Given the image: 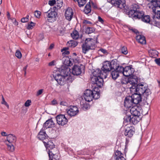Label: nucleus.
I'll list each match as a JSON object with an SVG mask.
<instances>
[{
	"instance_id": "nucleus-1",
	"label": "nucleus",
	"mask_w": 160,
	"mask_h": 160,
	"mask_svg": "<svg viewBox=\"0 0 160 160\" xmlns=\"http://www.w3.org/2000/svg\"><path fill=\"white\" fill-rule=\"evenodd\" d=\"M130 78L128 80L127 83L131 85L129 87L131 92L133 93L131 96L134 104H137L141 101V95L143 96L146 98L151 93L150 89L146 85L142 84L137 85L136 80Z\"/></svg>"
},
{
	"instance_id": "nucleus-2",
	"label": "nucleus",
	"mask_w": 160,
	"mask_h": 160,
	"mask_svg": "<svg viewBox=\"0 0 160 160\" xmlns=\"http://www.w3.org/2000/svg\"><path fill=\"white\" fill-rule=\"evenodd\" d=\"M110 65V62L105 61L102 68V71L99 69H97L92 73L91 80L93 84H96L99 87H102L103 84V78L107 77V73L111 70Z\"/></svg>"
},
{
	"instance_id": "nucleus-3",
	"label": "nucleus",
	"mask_w": 160,
	"mask_h": 160,
	"mask_svg": "<svg viewBox=\"0 0 160 160\" xmlns=\"http://www.w3.org/2000/svg\"><path fill=\"white\" fill-rule=\"evenodd\" d=\"M53 77L60 85H64L66 82H72V79L71 76L70 69L68 67H61L59 72L53 74Z\"/></svg>"
},
{
	"instance_id": "nucleus-4",
	"label": "nucleus",
	"mask_w": 160,
	"mask_h": 160,
	"mask_svg": "<svg viewBox=\"0 0 160 160\" xmlns=\"http://www.w3.org/2000/svg\"><path fill=\"white\" fill-rule=\"evenodd\" d=\"M130 17L134 19L141 18L142 20L147 23H150V17L149 15H144V12L140 9L138 5L134 4L132 5L131 9L128 12Z\"/></svg>"
},
{
	"instance_id": "nucleus-5",
	"label": "nucleus",
	"mask_w": 160,
	"mask_h": 160,
	"mask_svg": "<svg viewBox=\"0 0 160 160\" xmlns=\"http://www.w3.org/2000/svg\"><path fill=\"white\" fill-rule=\"evenodd\" d=\"M96 43L95 40L93 39H86L85 43L82 45V52L85 54L89 50L94 49Z\"/></svg>"
},
{
	"instance_id": "nucleus-6",
	"label": "nucleus",
	"mask_w": 160,
	"mask_h": 160,
	"mask_svg": "<svg viewBox=\"0 0 160 160\" xmlns=\"http://www.w3.org/2000/svg\"><path fill=\"white\" fill-rule=\"evenodd\" d=\"M150 2L148 4V7L152 11L155 12L157 11L158 12L155 15L158 17H160V1L158 0H148Z\"/></svg>"
},
{
	"instance_id": "nucleus-7",
	"label": "nucleus",
	"mask_w": 160,
	"mask_h": 160,
	"mask_svg": "<svg viewBox=\"0 0 160 160\" xmlns=\"http://www.w3.org/2000/svg\"><path fill=\"white\" fill-rule=\"evenodd\" d=\"M56 10L53 8V9L51 8L47 12L44 13V15H46L49 22H52L56 21L57 15V13Z\"/></svg>"
},
{
	"instance_id": "nucleus-8",
	"label": "nucleus",
	"mask_w": 160,
	"mask_h": 160,
	"mask_svg": "<svg viewBox=\"0 0 160 160\" xmlns=\"http://www.w3.org/2000/svg\"><path fill=\"white\" fill-rule=\"evenodd\" d=\"M141 116L126 115L124 118V122H131L136 124L140 120Z\"/></svg>"
},
{
	"instance_id": "nucleus-9",
	"label": "nucleus",
	"mask_w": 160,
	"mask_h": 160,
	"mask_svg": "<svg viewBox=\"0 0 160 160\" xmlns=\"http://www.w3.org/2000/svg\"><path fill=\"white\" fill-rule=\"evenodd\" d=\"M84 68V66L81 64L74 65L72 68V73L74 75H79L81 74L82 70Z\"/></svg>"
},
{
	"instance_id": "nucleus-10",
	"label": "nucleus",
	"mask_w": 160,
	"mask_h": 160,
	"mask_svg": "<svg viewBox=\"0 0 160 160\" xmlns=\"http://www.w3.org/2000/svg\"><path fill=\"white\" fill-rule=\"evenodd\" d=\"M57 123L59 125L63 126L66 124L68 122V120L65 115L60 114L57 115L56 117Z\"/></svg>"
},
{
	"instance_id": "nucleus-11",
	"label": "nucleus",
	"mask_w": 160,
	"mask_h": 160,
	"mask_svg": "<svg viewBox=\"0 0 160 160\" xmlns=\"http://www.w3.org/2000/svg\"><path fill=\"white\" fill-rule=\"evenodd\" d=\"M79 112L78 107L75 106H70L68 109H67V113L68 115L73 117L77 115Z\"/></svg>"
},
{
	"instance_id": "nucleus-12",
	"label": "nucleus",
	"mask_w": 160,
	"mask_h": 160,
	"mask_svg": "<svg viewBox=\"0 0 160 160\" xmlns=\"http://www.w3.org/2000/svg\"><path fill=\"white\" fill-rule=\"evenodd\" d=\"M109 2L114 6L120 8H122L125 6V0H111Z\"/></svg>"
},
{
	"instance_id": "nucleus-13",
	"label": "nucleus",
	"mask_w": 160,
	"mask_h": 160,
	"mask_svg": "<svg viewBox=\"0 0 160 160\" xmlns=\"http://www.w3.org/2000/svg\"><path fill=\"white\" fill-rule=\"evenodd\" d=\"M93 92L90 90L87 89L84 92V100L88 102H90L92 100L93 98Z\"/></svg>"
},
{
	"instance_id": "nucleus-14",
	"label": "nucleus",
	"mask_w": 160,
	"mask_h": 160,
	"mask_svg": "<svg viewBox=\"0 0 160 160\" xmlns=\"http://www.w3.org/2000/svg\"><path fill=\"white\" fill-rule=\"evenodd\" d=\"M130 112L131 114V116H142V110L137 106H134L131 108L130 110Z\"/></svg>"
},
{
	"instance_id": "nucleus-15",
	"label": "nucleus",
	"mask_w": 160,
	"mask_h": 160,
	"mask_svg": "<svg viewBox=\"0 0 160 160\" xmlns=\"http://www.w3.org/2000/svg\"><path fill=\"white\" fill-rule=\"evenodd\" d=\"M134 72V69L130 66H128L124 68L123 74L124 76L128 77L132 74Z\"/></svg>"
},
{
	"instance_id": "nucleus-16",
	"label": "nucleus",
	"mask_w": 160,
	"mask_h": 160,
	"mask_svg": "<svg viewBox=\"0 0 160 160\" xmlns=\"http://www.w3.org/2000/svg\"><path fill=\"white\" fill-rule=\"evenodd\" d=\"M73 15V10L70 8H68L66 9L65 13V16L66 19L70 21L72 19Z\"/></svg>"
},
{
	"instance_id": "nucleus-17",
	"label": "nucleus",
	"mask_w": 160,
	"mask_h": 160,
	"mask_svg": "<svg viewBox=\"0 0 160 160\" xmlns=\"http://www.w3.org/2000/svg\"><path fill=\"white\" fill-rule=\"evenodd\" d=\"M134 104L132 97L129 96L126 97L124 100V106L127 108H130Z\"/></svg>"
},
{
	"instance_id": "nucleus-18",
	"label": "nucleus",
	"mask_w": 160,
	"mask_h": 160,
	"mask_svg": "<svg viewBox=\"0 0 160 160\" xmlns=\"http://www.w3.org/2000/svg\"><path fill=\"white\" fill-rule=\"evenodd\" d=\"M153 12L154 13V15L153 19L150 20V22L149 23L155 26L158 27L160 24L159 18H160V17H158L155 15V14L158 12L157 11H156L155 12Z\"/></svg>"
},
{
	"instance_id": "nucleus-19",
	"label": "nucleus",
	"mask_w": 160,
	"mask_h": 160,
	"mask_svg": "<svg viewBox=\"0 0 160 160\" xmlns=\"http://www.w3.org/2000/svg\"><path fill=\"white\" fill-rule=\"evenodd\" d=\"M54 123L52 119H50L47 120L43 124L42 129L44 130L49 128H52L54 127Z\"/></svg>"
},
{
	"instance_id": "nucleus-20",
	"label": "nucleus",
	"mask_w": 160,
	"mask_h": 160,
	"mask_svg": "<svg viewBox=\"0 0 160 160\" xmlns=\"http://www.w3.org/2000/svg\"><path fill=\"white\" fill-rule=\"evenodd\" d=\"M43 143L44 145L47 148L49 151H51L50 150L53 149L55 148V146L52 142L51 141H48L46 140V141H43Z\"/></svg>"
},
{
	"instance_id": "nucleus-21",
	"label": "nucleus",
	"mask_w": 160,
	"mask_h": 160,
	"mask_svg": "<svg viewBox=\"0 0 160 160\" xmlns=\"http://www.w3.org/2000/svg\"><path fill=\"white\" fill-rule=\"evenodd\" d=\"M43 143L44 145L47 148L49 151H51L50 150L53 149L55 148V146L52 142L51 141H48L46 140V141H43Z\"/></svg>"
},
{
	"instance_id": "nucleus-22",
	"label": "nucleus",
	"mask_w": 160,
	"mask_h": 160,
	"mask_svg": "<svg viewBox=\"0 0 160 160\" xmlns=\"http://www.w3.org/2000/svg\"><path fill=\"white\" fill-rule=\"evenodd\" d=\"M44 130L42 128L37 136L38 138L39 139L42 140L43 142V141H46L47 134L44 131Z\"/></svg>"
},
{
	"instance_id": "nucleus-23",
	"label": "nucleus",
	"mask_w": 160,
	"mask_h": 160,
	"mask_svg": "<svg viewBox=\"0 0 160 160\" xmlns=\"http://www.w3.org/2000/svg\"><path fill=\"white\" fill-rule=\"evenodd\" d=\"M136 40L138 42L142 44H145L146 41L145 37L142 35H138L136 37Z\"/></svg>"
},
{
	"instance_id": "nucleus-24",
	"label": "nucleus",
	"mask_w": 160,
	"mask_h": 160,
	"mask_svg": "<svg viewBox=\"0 0 160 160\" xmlns=\"http://www.w3.org/2000/svg\"><path fill=\"white\" fill-rule=\"evenodd\" d=\"M134 133V131L133 130L129 128H127L125 131L124 135L128 137H131Z\"/></svg>"
},
{
	"instance_id": "nucleus-25",
	"label": "nucleus",
	"mask_w": 160,
	"mask_h": 160,
	"mask_svg": "<svg viewBox=\"0 0 160 160\" xmlns=\"http://www.w3.org/2000/svg\"><path fill=\"white\" fill-rule=\"evenodd\" d=\"M7 140L10 143H14L16 141V138L15 136L12 134L8 135L7 138Z\"/></svg>"
},
{
	"instance_id": "nucleus-26",
	"label": "nucleus",
	"mask_w": 160,
	"mask_h": 160,
	"mask_svg": "<svg viewBox=\"0 0 160 160\" xmlns=\"http://www.w3.org/2000/svg\"><path fill=\"white\" fill-rule=\"evenodd\" d=\"M63 2L62 0H57L56 1L55 6L53 8L54 10L60 9L62 6Z\"/></svg>"
},
{
	"instance_id": "nucleus-27",
	"label": "nucleus",
	"mask_w": 160,
	"mask_h": 160,
	"mask_svg": "<svg viewBox=\"0 0 160 160\" xmlns=\"http://www.w3.org/2000/svg\"><path fill=\"white\" fill-rule=\"evenodd\" d=\"M85 100L82 99L80 102L81 108L83 109H87L89 107L88 104L86 102Z\"/></svg>"
},
{
	"instance_id": "nucleus-28",
	"label": "nucleus",
	"mask_w": 160,
	"mask_h": 160,
	"mask_svg": "<svg viewBox=\"0 0 160 160\" xmlns=\"http://www.w3.org/2000/svg\"><path fill=\"white\" fill-rule=\"evenodd\" d=\"M149 53L150 56L153 58H156L158 56V53L155 50H151L149 51Z\"/></svg>"
},
{
	"instance_id": "nucleus-29",
	"label": "nucleus",
	"mask_w": 160,
	"mask_h": 160,
	"mask_svg": "<svg viewBox=\"0 0 160 160\" xmlns=\"http://www.w3.org/2000/svg\"><path fill=\"white\" fill-rule=\"evenodd\" d=\"M111 70L112 69H116L118 65L117 63V61L116 59L113 60L110 62Z\"/></svg>"
},
{
	"instance_id": "nucleus-30",
	"label": "nucleus",
	"mask_w": 160,
	"mask_h": 160,
	"mask_svg": "<svg viewBox=\"0 0 160 160\" xmlns=\"http://www.w3.org/2000/svg\"><path fill=\"white\" fill-rule=\"evenodd\" d=\"M111 76L112 79H116L119 76V74L115 69L112 71L111 73Z\"/></svg>"
},
{
	"instance_id": "nucleus-31",
	"label": "nucleus",
	"mask_w": 160,
	"mask_h": 160,
	"mask_svg": "<svg viewBox=\"0 0 160 160\" xmlns=\"http://www.w3.org/2000/svg\"><path fill=\"white\" fill-rule=\"evenodd\" d=\"M91 7L90 2H89L86 5L84 9V12L85 13L88 14L91 12Z\"/></svg>"
},
{
	"instance_id": "nucleus-32",
	"label": "nucleus",
	"mask_w": 160,
	"mask_h": 160,
	"mask_svg": "<svg viewBox=\"0 0 160 160\" xmlns=\"http://www.w3.org/2000/svg\"><path fill=\"white\" fill-rule=\"evenodd\" d=\"M71 35L72 37L74 39H77L79 37V35L78 32L74 30L72 33H71Z\"/></svg>"
},
{
	"instance_id": "nucleus-33",
	"label": "nucleus",
	"mask_w": 160,
	"mask_h": 160,
	"mask_svg": "<svg viewBox=\"0 0 160 160\" xmlns=\"http://www.w3.org/2000/svg\"><path fill=\"white\" fill-rule=\"evenodd\" d=\"M48 155L49 156V160H56L55 156V155L52 153V151H49L48 153Z\"/></svg>"
},
{
	"instance_id": "nucleus-34",
	"label": "nucleus",
	"mask_w": 160,
	"mask_h": 160,
	"mask_svg": "<svg viewBox=\"0 0 160 160\" xmlns=\"http://www.w3.org/2000/svg\"><path fill=\"white\" fill-rule=\"evenodd\" d=\"M115 154L116 156V158H121V157H123L122 156V154L121 153V152L117 150L115 152Z\"/></svg>"
},
{
	"instance_id": "nucleus-35",
	"label": "nucleus",
	"mask_w": 160,
	"mask_h": 160,
	"mask_svg": "<svg viewBox=\"0 0 160 160\" xmlns=\"http://www.w3.org/2000/svg\"><path fill=\"white\" fill-rule=\"evenodd\" d=\"M115 70L119 72V73H121L123 74V72L124 70V68L122 66L118 65Z\"/></svg>"
},
{
	"instance_id": "nucleus-36",
	"label": "nucleus",
	"mask_w": 160,
	"mask_h": 160,
	"mask_svg": "<svg viewBox=\"0 0 160 160\" xmlns=\"http://www.w3.org/2000/svg\"><path fill=\"white\" fill-rule=\"evenodd\" d=\"M68 45L71 47H75L78 45V43L74 41H71L68 42Z\"/></svg>"
},
{
	"instance_id": "nucleus-37",
	"label": "nucleus",
	"mask_w": 160,
	"mask_h": 160,
	"mask_svg": "<svg viewBox=\"0 0 160 160\" xmlns=\"http://www.w3.org/2000/svg\"><path fill=\"white\" fill-rule=\"evenodd\" d=\"M95 31V29L93 28L87 27L86 29V33L89 34Z\"/></svg>"
},
{
	"instance_id": "nucleus-38",
	"label": "nucleus",
	"mask_w": 160,
	"mask_h": 160,
	"mask_svg": "<svg viewBox=\"0 0 160 160\" xmlns=\"http://www.w3.org/2000/svg\"><path fill=\"white\" fill-rule=\"evenodd\" d=\"M77 1L79 7L83 6L86 2V0H77Z\"/></svg>"
},
{
	"instance_id": "nucleus-39",
	"label": "nucleus",
	"mask_w": 160,
	"mask_h": 160,
	"mask_svg": "<svg viewBox=\"0 0 160 160\" xmlns=\"http://www.w3.org/2000/svg\"><path fill=\"white\" fill-rule=\"evenodd\" d=\"M8 149V150L12 152L14 150V146L12 144H7Z\"/></svg>"
},
{
	"instance_id": "nucleus-40",
	"label": "nucleus",
	"mask_w": 160,
	"mask_h": 160,
	"mask_svg": "<svg viewBox=\"0 0 160 160\" xmlns=\"http://www.w3.org/2000/svg\"><path fill=\"white\" fill-rule=\"evenodd\" d=\"M93 98L95 99H98L100 97V94L97 91L95 93L93 92Z\"/></svg>"
},
{
	"instance_id": "nucleus-41",
	"label": "nucleus",
	"mask_w": 160,
	"mask_h": 160,
	"mask_svg": "<svg viewBox=\"0 0 160 160\" xmlns=\"http://www.w3.org/2000/svg\"><path fill=\"white\" fill-rule=\"evenodd\" d=\"M35 26V23L31 22L30 23L28 24L27 28L28 29H32Z\"/></svg>"
},
{
	"instance_id": "nucleus-42",
	"label": "nucleus",
	"mask_w": 160,
	"mask_h": 160,
	"mask_svg": "<svg viewBox=\"0 0 160 160\" xmlns=\"http://www.w3.org/2000/svg\"><path fill=\"white\" fill-rule=\"evenodd\" d=\"M121 50L122 52L124 54H126L128 53V51L127 50V48L125 46H123L122 47L121 49Z\"/></svg>"
},
{
	"instance_id": "nucleus-43",
	"label": "nucleus",
	"mask_w": 160,
	"mask_h": 160,
	"mask_svg": "<svg viewBox=\"0 0 160 160\" xmlns=\"http://www.w3.org/2000/svg\"><path fill=\"white\" fill-rule=\"evenodd\" d=\"M2 101L1 102V103L2 104L5 105L8 108H9V106L7 102H6L5 101V100L3 96H2Z\"/></svg>"
},
{
	"instance_id": "nucleus-44",
	"label": "nucleus",
	"mask_w": 160,
	"mask_h": 160,
	"mask_svg": "<svg viewBox=\"0 0 160 160\" xmlns=\"http://www.w3.org/2000/svg\"><path fill=\"white\" fill-rule=\"evenodd\" d=\"M68 48H63L61 50L62 52H63V53L65 54L68 55L69 53V52L67 50Z\"/></svg>"
},
{
	"instance_id": "nucleus-45",
	"label": "nucleus",
	"mask_w": 160,
	"mask_h": 160,
	"mask_svg": "<svg viewBox=\"0 0 160 160\" xmlns=\"http://www.w3.org/2000/svg\"><path fill=\"white\" fill-rule=\"evenodd\" d=\"M16 56L18 58H21L22 57V54L21 52L19 51H17L15 53Z\"/></svg>"
},
{
	"instance_id": "nucleus-46",
	"label": "nucleus",
	"mask_w": 160,
	"mask_h": 160,
	"mask_svg": "<svg viewBox=\"0 0 160 160\" xmlns=\"http://www.w3.org/2000/svg\"><path fill=\"white\" fill-rule=\"evenodd\" d=\"M69 58H66L65 59L64 62V64L66 65L65 66H62V67H68V68H69L68 67V63L69 62Z\"/></svg>"
},
{
	"instance_id": "nucleus-47",
	"label": "nucleus",
	"mask_w": 160,
	"mask_h": 160,
	"mask_svg": "<svg viewBox=\"0 0 160 160\" xmlns=\"http://www.w3.org/2000/svg\"><path fill=\"white\" fill-rule=\"evenodd\" d=\"M31 103V101L30 100H27L25 103L24 105L25 107H29Z\"/></svg>"
},
{
	"instance_id": "nucleus-48",
	"label": "nucleus",
	"mask_w": 160,
	"mask_h": 160,
	"mask_svg": "<svg viewBox=\"0 0 160 160\" xmlns=\"http://www.w3.org/2000/svg\"><path fill=\"white\" fill-rule=\"evenodd\" d=\"M56 3V1L55 0H51L48 1V4L51 6H53Z\"/></svg>"
},
{
	"instance_id": "nucleus-49",
	"label": "nucleus",
	"mask_w": 160,
	"mask_h": 160,
	"mask_svg": "<svg viewBox=\"0 0 160 160\" xmlns=\"http://www.w3.org/2000/svg\"><path fill=\"white\" fill-rule=\"evenodd\" d=\"M41 13L40 11H35L34 14L36 17L38 18L40 16Z\"/></svg>"
},
{
	"instance_id": "nucleus-50",
	"label": "nucleus",
	"mask_w": 160,
	"mask_h": 160,
	"mask_svg": "<svg viewBox=\"0 0 160 160\" xmlns=\"http://www.w3.org/2000/svg\"><path fill=\"white\" fill-rule=\"evenodd\" d=\"M43 89H41L38 91L36 94L37 96H38L41 94L43 92Z\"/></svg>"
},
{
	"instance_id": "nucleus-51",
	"label": "nucleus",
	"mask_w": 160,
	"mask_h": 160,
	"mask_svg": "<svg viewBox=\"0 0 160 160\" xmlns=\"http://www.w3.org/2000/svg\"><path fill=\"white\" fill-rule=\"evenodd\" d=\"M56 61L55 60H53L52 62H50L48 63V66H53L55 65Z\"/></svg>"
},
{
	"instance_id": "nucleus-52",
	"label": "nucleus",
	"mask_w": 160,
	"mask_h": 160,
	"mask_svg": "<svg viewBox=\"0 0 160 160\" xmlns=\"http://www.w3.org/2000/svg\"><path fill=\"white\" fill-rule=\"evenodd\" d=\"M155 62L158 65L160 66V58L155 59Z\"/></svg>"
},
{
	"instance_id": "nucleus-53",
	"label": "nucleus",
	"mask_w": 160,
	"mask_h": 160,
	"mask_svg": "<svg viewBox=\"0 0 160 160\" xmlns=\"http://www.w3.org/2000/svg\"><path fill=\"white\" fill-rule=\"evenodd\" d=\"M29 19H27L26 18H23L21 19V22H25L28 21Z\"/></svg>"
},
{
	"instance_id": "nucleus-54",
	"label": "nucleus",
	"mask_w": 160,
	"mask_h": 160,
	"mask_svg": "<svg viewBox=\"0 0 160 160\" xmlns=\"http://www.w3.org/2000/svg\"><path fill=\"white\" fill-rule=\"evenodd\" d=\"M83 23L84 24H92V23L91 22H90V21H88L87 20H84L83 21Z\"/></svg>"
},
{
	"instance_id": "nucleus-55",
	"label": "nucleus",
	"mask_w": 160,
	"mask_h": 160,
	"mask_svg": "<svg viewBox=\"0 0 160 160\" xmlns=\"http://www.w3.org/2000/svg\"><path fill=\"white\" fill-rule=\"evenodd\" d=\"M58 34L59 35H62L64 33V31L62 30H60L58 32Z\"/></svg>"
},
{
	"instance_id": "nucleus-56",
	"label": "nucleus",
	"mask_w": 160,
	"mask_h": 160,
	"mask_svg": "<svg viewBox=\"0 0 160 160\" xmlns=\"http://www.w3.org/2000/svg\"><path fill=\"white\" fill-rule=\"evenodd\" d=\"M99 51H101L103 54H106L108 53L107 51L106 50L103 49H101L99 50Z\"/></svg>"
},
{
	"instance_id": "nucleus-57",
	"label": "nucleus",
	"mask_w": 160,
	"mask_h": 160,
	"mask_svg": "<svg viewBox=\"0 0 160 160\" xmlns=\"http://www.w3.org/2000/svg\"><path fill=\"white\" fill-rule=\"evenodd\" d=\"M72 64H73V62H72V59H70L69 58V62H68V67L72 65Z\"/></svg>"
},
{
	"instance_id": "nucleus-58",
	"label": "nucleus",
	"mask_w": 160,
	"mask_h": 160,
	"mask_svg": "<svg viewBox=\"0 0 160 160\" xmlns=\"http://www.w3.org/2000/svg\"><path fill=\"white\" fill-rule=\"evenodd\" d=\"M98 21L101 22L102 23H103L104 21L103 19L100 16H98Z\"/></svg>"
},
{
	"instance_id": "nucleus-59",
	"label": "nucleus",
	"mask_w": 160,
	"mask_h": 160,
	"mask_svg": "<svg viewBox=\"0 0 160 160\" xmlns=\"http://www.w3.org/2000/svg\"><path fill=\"white\" fill-rule=\"evenodd\" d=\"M57 100L55 99L53 100L52 101V104L53 105H54L57 104Z\"/></svg>"
},
{
	"instance_id": "nucleus-60",
	"label": "nucleus",
	"mask_w": 160,
	"mask_h": 160,
	"mask_svg": "<svg viewBox=\"0 0 160 160\" xmlns=\"http://www.w3.org/2000/svg\"><path fill=\"white\" fill-rule=\"evenodd\" d=\"M1 135L3 136H7V134L5 132H3L1 133Z\"/></svg>"
},
{
	"instance_id": "nucleus-61",
	"label": "nucleus",
	"mask_w": 160,
	"mask_h": 160,
	"mask_svg": "<svg viewBox=\"0 0 160 160\" xmlns=\"http://www.w3.org/2000/svg\"><path fill=\"white\" fill-rule=\"evenodd\" d=\"M116 160H126L124 157H121V158H116Z\"/></svg>"
},
{
	"instance_id": "nucleus-62",
	"label": "nucleus",
	"mask_w": 160,
	"mask_h": 160,
	"mask_svg": "<svg viewBox=\"0 0 160 160\" xmlns=\"http://www.w3.org/2000/svg\"><path fill=\"white\" fill-rule=\"evenodd\" d=\"M28 67V65H27L25 67H24L23 69V71H26V69Z\"/></svg>"
},
{
	"instance_id": "nucleus-63",
	"label": "nucleus",
	"mask_w": 160,
	"mask_h": 160,
	"mask_svg": "<svg viewBox=\"0 0 160 160\" xmlns=\"http://www.w3.org/2000/svg\"><path fill=\"white\" fill-rule=\"evenodd\" d=\"M53 47H54V45L53 44H51L50 45L49 48L50 49H52L53 48Z\"/></svg>"
},
{
	"instance_id": "nucleus-64",
	"label": "nucleus",
	"mask_w": 160,
	"mask_h": 160,
	"mask_svg": "<svg viewBox=\"0 0 160 160\" xmlns=\"http://www.w3.org/2000/svg\"><path fill=\"white\" fill-rule=\"evenodd\" d=\"M92 6L95 8H97V7L96 5L94 4L93 3H92Z\"/></svg>"
}]
</instances>
